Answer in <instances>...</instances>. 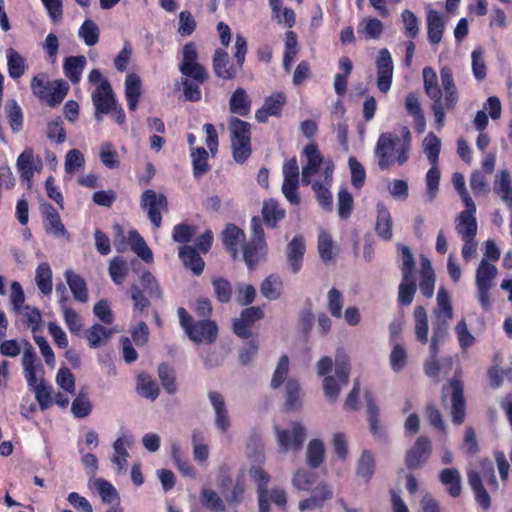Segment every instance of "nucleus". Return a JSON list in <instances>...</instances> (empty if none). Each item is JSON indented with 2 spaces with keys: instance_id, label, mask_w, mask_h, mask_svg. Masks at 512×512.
<instances>
[{
  "instance_id": "33",
  "label": "nucleus",
  "mask_w": 512,
  "mask_h": 512,
  "mask_svg": "<svg viewBox=\"0 0 512 512\" xmlns=\"http://www.w3.org/2000/svg\"><path fill=\"white\" fill-rule=\"evenodd\" d=\"M141 96V79L135 73H130L125 79V97L130 111H135Z\"/></svg>"
},
{
  "instance_id": "56",
  "label": "nucleus",
  "mask_w": 512,
  "mask_h": 512,
  "mask_svg": "<svg viewBox=\"0 0 512 512\" xmlns=\"http://www.w3.org/2000/svg\"><path fill=\"white\" fill-rule=\"evenodd\" d=\"M338 214L341 219H348L353 211L354 199L352 194L346 189L341 188L337 195Z\"/></svg>"
},
{
  "instance_id": "9",
  "label": "nucleus",
  "mask_w": 512,
  "mask_h": 512,
  "mask_svg": "<svg viewBox=\"0 0 512 512\" xmlns=\"http://www.w3.org/2000/svg\"><path fill=\"white\" fill-rule=\"evenodd\" d=\"M277 443L282 452L299 451L306 439V429L300 422H293L291 429L275 427Z\"/></svg>"
},
{
  "instance_id": "53",
  "label": "nucleus",
  "mask_w": 512,
  "mask_h": 512,
  "mask_svg": "<svg viewBox=\"0 0 512 512\" xmlns=\"http://www.w3.org/2000/svg\"><path fill=\"white\" fill-rule=\"evenodd\" d=\"M158 376L164 390L170 395L175 394L177 391L175 372L167 363H161L158 366Z\"/></svg>"
},
{
  "instance_id": "64",
  "label": "nucleus",
  "mask_w": 512,
  "mask_h": 512,
  "mask_svg": "<svg viewBox=\"0 0 512 512\" xmlns=\"http://www.w3.org/2000/svg\"><path fill=\"white\" fill-rule=\"evenodd\" d=\"M343 306L344 299L342 293L337 288H331L327 294V308L330 314L340 319L342 317Z\"/></svg>"
},
{
  "instance_id": "8",
  "label": "nucleus",
  "mask_w": 512,
  "mask_h": 512,
  "mask_svg": "<svg viewBox=\"0 0 512 512\" xmlns=\"http://www.w3.org/2000/svg\"><path fill=\"white\" fill-rule=\"evenodd\" d=\"M497 276L495 265L482 259L476 270V286L478 289V299L483 310L487 311L491 306L490 290L493 286V280Z\"/></svg>"
},
{
  "instance_id": "14",
  "label": "nucleus",
  "mask_w": 512,
  "mask_h": 512,
  "mask_svg": "<svg viewBox=\"0 0 512 512\" xmlns=\"http://www.w3.org/2000/svg\"><path fill=\"white\" fill-rule=\"evenodd\" d=\"M376 69L377 87L382 93L386 94L392 85L394 69L393 60L387 48H383L379 51L376 59Z\"/></svg>"
},
{
  "instance_id": "47",
  "label": "nucleus",
  "mask_w": 512,
  "mask_h": 512,
  "mask_svg": "<svg viewBox=\"0 0 512 512\" xmlns=\"http://www.w3.org/2000/svg\"><path fill=\"white\" fill-rule=\"evenodd\" d=\"M128 241L131 250L136 253L145 262H151L153 260V253L148 247L144 238L139 234L137 230H131L128 233Z\"/></svg>"
},
{
  "instance_id": "17",
  "label": "nucleus",
  "mask_w": 512,
  "mask_h": 512,
  "mask_svg": "<svg viewBox=\"0 0 512 512\" xmlns=\"http://www.w3.org/2000/svg\"><path fill=\"white\" fill-rule=\"evenodd\" d=\"M267 254V243L249 240L242 245V259L250 271H254L261 262H264Z\"/></svg>"
},
{
  "instance_id": "60",
  "label": "nucleus",
  "mask_w": 512,
  "mask_h": 512,
  "mask_svg": "<svg viewBox=\"0 0 512 512\" xmlns=\"http://www.w3.org/2000/svg\"><path fill=\"white\" fill-rule=\"evenodd\" d=\"M78 33L87 46H94L99 41V28L91 19L83 22Z\"/></svg>"
},
{
  "instance_id": "4",
  "label": "nucleus",
  "mask_w": 512,
  "mask_h": 512,
  "mask_svg": "<svg viewBox=\"0 0 512 512\" xmlns=\"http://www.w3.org/2000/svg\"><path fill=\"white\" fill-rule=\"evenodd\" d=\"M180 326L188 338L196 344H212L218 338V325L211 319H200L195 321L183 307L178 308Z\"/></svg>"
},
{
  "instance_id": "5",
  "label": "nucleus",
  "mask_w": 512,
  "mask_h": 512,
  "mask_svg": "<svg viewBox=\"0 0 512 512\" xmlns=\"http://www.w3.org/2000/svg\"><path fill=\"white\" fill-rule=\"evenodd\" d=\"M31 89L39 99L46 101L50 107H55L66 97L69 91V84L63 79L51 82L47 74L40 73L33 77Z\"/></svg>"
},
{
  "instance_id": "23",
  "label": "nucleus",
  "mask_w": 512,
  "mask_h": 512,
  "mask_svg": "<svg viewBox=\"0 0 512 512\" xmlns=\"http://www.w3.org/2000/svg\"><path fill=\"white\" fill-rule=\"evenodd\" d=\"M365 400L367 406V420L369 424V430L374 437L379 439L386 438V432L383 426L379 424L380 409L377 405L373 395L369 392L365 393Z\"/></svg>"
},
{
  "instance_id": "10",
  "label": "nucleus",
  "mask_w": 512,
  "mask_h": 512,
  "mask_svg": "<svg viewBox=\"0 0 512 512\" xmlns=\"http://www.w3.org/2000/svg\"><path fill=\"white\" fill-rule=\"evenodd\" d=\"M141 208L147 212V216L155 228L162 224V210H167L168 201L164 194L156 193L152 189L145 190L141 195Z\"/></svg>"
},
{
  "instance_id": "29",
  "label": "nucleus",
  "mask_w": 512,
  "mask_h": 512,
  "mask_svg": "<svg viewBox=\"0 0 512 512\" xmlns=\"http://www.w3.org/2000/svg\"><path fill=\"white\" fill-rule=\"evenodd\" d=\"M286 211L277 200H265L262 207L263 221L269 228H276L278 223L285 218Z\"/></svg>"
},
{
  "instance_id": "36",
  "label": "nucleus",
  "mask_w": 512,
  "mask_h": 512,
  "mask_svg": "<svg viewBox=\"0 0 512 512\" xmlns=\"http://www.w3.org/2000/svg\"><path fill=\"white\" fill-rule=\"evenodd\" d=\"M440 482L446 486L450 496L456 498L460 496L462 491L461 475L456 468H445L439 473Z\"/></svg>"
},
{
  "instance_id": "25",
  "label": "nucleus",
  "mask_w": 512,
  "mask_h": 512,
  "mask_svg": "<svg viewBox=\"0 0 512 512\" xmlns=\"http://www.w3.org/2000/svg\"><path fill=\"white\" fill-rule=\"evenodd\" d=\"M304 154L307 158V163L302 169V183L308 185L310 180L307 179V174H316L320 169L323 158L317 145L314 143L304 148Z\"/></svg>"
},
{
  "instance_id": "55",
  "label": "nucleus",
  "mask_w": 512,
  "mask_h": 512,
  "mask_svg": "<svg viewBox=\"0 0 512 512\" xmlns=\"http://www.w3.org/2000/svg\"><path fill=\"white\" fill-rule=\"evenodd\" d=\"M402 23H403V33L404 35L414 40L419 35V21L415 13L409 9H405L401 13Z\"/></svg>"
},
{
  "instance_id": "61",
  "label": "nucleus",
  "mask_w": 512,
  "mask_h": 512,
  "mask_svg": "<svg viewBox=\"0 0 512 512\" xmlns=\"http://www.w3.org/2000/svg\"><path fill=\"white\" fill-rule=\"evenodd\" d=\"M333 247L332 236L328 232L322 231L318 236V252L324 263L331 262L334 259Z\"/></svg>"
},
{
  "instance_id": "51",
  "label": "nucleus",
  "mask_w": 512,
  "mask_h": 512,
  "mask_svg": "<svg viewBox=\"0 0 512 512\" xmlns=\"http://www.w3.org/2000/svg\"><path fill=\"white\" fill-rule=\"evenodd\" d=\"M7 65L9 76L12 79H18L25 73V59L12 48L7 50Z\"/></svg>"
},
{
  "instance_id": "46",
  "label": "nucleus",
  "mask_w": 512,
  "mask_h": 512,
  "mask_svg": "<svg viewBox=\"0 0 512 512\" xmlns=\"http://www.w3.org/2000/svg\"><path fill=\"white\" fill-rule=\"evenodd\" d=\"M415 320V336L416 340L425 345L428 343V316L427 311L423 306H417L414 309Z\"/></svg>"
},
{
  "instance_id": "6",
  "label": "nucleus",
  "mask_w": 512,
  "mask_h": 512,
  "mask_svg": "<svg viewBox=\"0 0 512 512\" xmlns=\"http://www.w3.org/2000/svg\"><path fill=\"white\" fill-rule=\"evenodd\" d=\"M450 396L451 420L455 425H461L466 418V400L464 396V384L461 380V372L455 373L454 377L442 387V396Z\"/></svg>"
},
{
  "instance_id": "3",
  "label": "nucleus",
  "mask_w": 512,
  "mask_h": 512,
  "mask_svg": "<svg viewBox=\"0 0 512 512\" xmlns=\"http://www.w3.org/2000/svg\"><path fill=\"white\" fill-rule=\"evenodd\" d=\"M247 52V40L241 34H237L235 39L233 52L235 63L230 62L229 55L224 48H217L212 58V68L216 77L223 80L235 79L243 68Z\"/></svg>"
},
{
  "instance_id": "22",
  "label": "nucleus",
  "mask_w": 512,
  "mask_h": 512,
  "mask_svg": "<svg viewBox=\"0 0 512 512\" xmlns=\"http://www.w3.org/2000/svg\"><path fill=\"white\" fill-rule=\"evenodd\" d=\"M178 255L184 267L190 270L194 275L200 276L203 273L205 262L196 248L183 245L180 247Z\"/></svg>"
},
{
  "instance_id": "41",
  "label": "nucleus",
  "mask_w": 512,
  "mask_h": 512,
  "mask_svg": "<svg viewBox=\"0 0 512 512\" xmlns=\"http://www.w3.org/2000/svg\"><path fill=\"white\" fill-rule=\"evenodd\" d=\"M200 503L206 509L213 512H226L225 500L213 489L202 488L200 491Z\"/></svg>"
},
{
  "instance_id": "52",
  "label": "nucleus",
  "mask_w": 512,
  "mask_h": 512,
  "mask_svg": "<svg viewBox=\"0 0 512 512\" xmlns=\"http://www.w3.org/2000/svg\"><path fill=\"white\" fill-rule=\"evenodd\" d=\"M375 472L374 456L369 450H364L358 460L357 475L368 482Z\"/></svg>"
},
{
  "instance_id": "30",
  "label": "nucleus",
  "mask_w": 512,
  "mask_h": 512,
  "mask_svg": "<svg viewBox=\"0 0 512 512\" xmlns=\"http://www.w3.org/2000/svg\"><path fill=\"white\" fill-rule=\"evenodd\" d=\"M448 320L442 319L438 316L432 324V337L429 345V352L431 356L438 357L440 345L448 337Z\"/></svg>"
},
{
  "instance_id": "21",
  "label": "nucleus",
  "mask_w": 512,
  "mask_h": 512,
  "mask_svg": "<svg viewBox=\"0 0 512 512\" xmlns=\"http://www.w3.org/2000/svg\"><path fill=\"white\" fill-rule=\"evenodd\" d=\"M333 497V491L327 484L318 485L309 498L299 502L301 511L315 510L322 508L326 501Z\"/></svg>"
},
{
  "instance_id": "38",
  "label": "nucleus",
  "mask_w": 512,
  "mask_h": 512,
  "mask_svg": "<svg viewBox=\"0 0 512 512\" xmlns=\"http://www.w3.org/2000/svg\"><path fill=\"white\" fill-rule=\"evenodd\" d=\"M419 288L425 298H431L434 294L435 274L430 261L424 258L421 262Z\"/></svg>"
},
{
  "instance_id": "50",
  "label": "nucleus",
  "mask_w": 512,
  "mask_h": 512,
  "mask_svg": "<svg viewBox=\"0 0 512 512\" xmlns=\"http://www.w3.org/2000/svg\"><path fill=\"white\" fill-rule=\"evenodd\" d=\"M35 280L43 294L48 295L52 292V270L48 263L43 262L38 265Z\"/></svg>"
},
{
  "instance_id": "58",
  "label": "nucleus",
  "mask_w": 512,
  "mask_h": 512,
  "mask_svg": "<svg viewBox=\"0 0 512 512\" xmlns=\"http://www.w3.org/2000/svg\"><path fill=\"white\" fill-rule=\"evenodd\" d=\"M416 290L417 286L414 277H411L409 280H404L402 277L399 285L398 303L401 306H409L413 302Z\"/></svg>"
},
{
  "instance_id": "20",
  "label": "nucleus",
  "mask_w": 512,
  "mask_h": 512,
  "mask_svg": "<svg viewBox=\"0 0 512 512\" xmlns=\"http://www.w3.org/2000/svg\"><path fill=\"white\" fill-rule=\"evenodd\" d=\"M305 251V240L302 235L294 236L287 245V261L291 267L292 272L295 274L302 269Z\"/></svg>"
},
{
  "instance_id": "40",
  "label": "nucleus",
  "mask_w": 512,
  "mask_h": 512,
  "mask_svg": "<svg viewBox=\"0 0 512 512\" xmlns=\"http://www.w3.org/2000/svg\"><path fill=\"white\" fill-rule=\"evenodd\" d=\"M65 278L74 298L81 303L87 302L88 289L84 278L71 270L65 272Z\"/></svg>"
},
{
  "instance_id": "44",
  "label": "nucleus",
  "mask_w": 512,
  "mask_h": 512,
  "mask_svg": "<svg viewBox=\"0 0 512 512\" xmlns=\"http://www.w3.org/2000/svg\"><path fill=\"white\" fill-rule=\"evenodd\" d=\"M137 393L152 401L156 400L160 394V389L157 383L147 373H140L137 377L136 385Z\"/></svg>"
},
{
  "instance_id": "48",
  "label": "nucleus",
  "mask_w": 512,
  "mask_h": 512,
  "mask_svg": "<svg viewBox=\"0 0 512 512\" xmlns=\"http://www.w3.org/2000/svg\"><path fill=\"white\" fill-rule=\"evenodd\" d=\"M325 457L324 444L320 439L309 442L306 451V461L309 467L316 469L321 466Z\"/></svg>"
},
{
  "instance_id": "28",
  "label": "nucleus",
  "mask_w": 512,
  "mask_h": 512,
  "mask_svg": "<svg viewBox=\"0 0 512 512\" xmlns=\"http://www.w3.org/2000/svg\"><path fill=\"white\" fill-rule=\"evenodd\" d=\"M405 107L414 120V128L417 133H423L426 128V119L417 94L409 93L406 96Z\"/></svg>"
},
{
  "instance_id": "37",
  "label": "nucleus",
  "mask_w": 512,
  "mask_h": 512,
  "mask_svg": "<svg viewBox=\"0 0 512 512\" xmlns=\"http://www.w3.org/2000/svg\"><path fill=\"white\" fill-rule=\"evenodd\" d=\"M113 331L101 324H94L85 331V338L90 348H99L107 344Z\"/></svg>"
},
{
  "instance_id": "32",
  "label": "nucleus",
  "mask_w": 512,
  "mask_h": 512,
  "mask_svg": "<svg viewBox=\"0 0 512 512\" xmlns=\"http://www.w3.org/2000/svg\"><path fill=\"white\" fill-rule=\"evenodd\" d=\"M375 232L383 240L388 241L392 238V218L389 210L383 203L377 204Z\"/></svg>"
},
{
  "instance_id": "34",
  "label": "nucleus",
  "mask_w": 512,
  "mask_h": 512,
  "mask_svg": "<svg viewBox=\"0 0 512 512\" xmlns=\"http://www.w3.org/2000/svg\"><path fill=\"white\" fill-rule=\"evenodd\" d=\"M302 390L300 383L296 379H288L285 384V403L286 411H296L302 407Z\"/></svg>"
},
{
  "instance_id": "19",
  "label": "nucleus",
  "mask_w": 512,
  "mask_h": 512,
  "mask_svg": "<svg viewBox=\"0 0 512 512\" xmlns=\"http://www.w3.org/2000/svg\"><path fill=\"white\" fill-rule=\"evenodd\" d=\"M41 213L44 222V229L47 234H52L56 237L68 235V232L61 221L58 210L50 203H43L41 205Z\"/></svg>"
},
{
  "instance_id": "57",
  "label": "nucleus",
  "mask_w": 512,
  "mask_h": 512,
  "mask_svg": "<svg viewBox=\"0 0 512 512\" xmlns=\"http://www.w3.org/2000/svg\"><path fill=\"white\" fill-rule=\"evenodd\" d=\"M312 190L315 193L316 200L318 201L319 205L325 210V211H332L333 209V196L331 191L329 190L328 186H325L320 181H315L312 184Z\"/></svg>"
},
{
  "instance_id": "2",
  "label": "nucleus",
  "mask_w": 512,
  "mask_h": 512,
  "mask_svg": "<svg viewBox=\"0 0 512 512\" xmlns=\"http://www.w3.org/2000/svg\"><path fill=\"white\" fill-rule=\"evenodd\" d=\"M398 135L392 132H383L380 134L375 145V156L378 158V166L381 170L389 169L395 162L403 165L408 161L411 145V133L404 126L402 128V143L398 149L396 146L400 143Z\"/></svg>"
},
{
  "instance_id": "27",
  "label": "nucleus",
  "mask_w": 512,
  "mask_h": 512,
  "mask_svg": "<svg viewBox=\"0 0 512 512\" xmlns=\"http://www.w3.org/2000/svg\"><path fill=\"white\" fill-rule=\"evenodd\" d=\"M86 65L87 60L83 55L65 57L63 60L64 75L73 84H78L82 78V73Z\"/></svg>"
},
{
  "instance_id": "35",
  "label": "nucleus",
  "mask_w": 512,
  "mask_h": 512,
  "mask_svg": "<svg viewBox=\"0 0 512 512\" xmlns=\"http://www.w3.org/2000/svg\"><path fill=\"white\" fill-rule=\"evenodd\" d=\"M230 112L242 117L248 116L251 111V100L245 89L238 87L229 100Z\"/></svg>"
},
{
  "instance_id": "63",
  "label": "nucleus",
  "mask_w": 512,
  "mask_h": 512,
  "mask_svg": "<svg viewBox=\"0 0 512 512\" xmlns=\"http://www.w3.org/2000/svg\"><path fill=\"white\" fill-rule=\"evenodd\" d=\"M109 274L115 284L121 285L128 274L126 261L121 257L112 259L109 264Z\"/></svg>"
},
{
  "instance_id": "62",
  "label": "nucleus",
  "mask_w": 512,
  "mask_h": 512,
  "mask_svg": "<svg viewBox=\"0 0 512 512\" xmlns=\"http://www.w3.org/2000/svg\"><path fill=\"white\" fill-rule=\"evenodd\" d=\"M289 372V358L286 354L282 355L273 372L270 386L272 389H278L286 380Z\"/></svg>"
},
{
  "instance_id": "16",
  "label": "nucleus",
  "mask_w": 512,
  "mask_h": 512,
  "mask_svg": "<svg viewBox=\"0 0 512 512\" xmlns=\"http://www.w3.org/2000/svg\"><path fill=\"white\" fill-rule=\"evenodd\" d=\"M221 240L225 250L233 261L240 257L239 246L246 241L245 232L233 223H228L221 233Z\"/></svg>"
},
{
  "instance_id": "12",
  "label": "nucleus",
  "mask_w": 512,
  "mask_h": 512,
  "mask_svg": "<svg viewBox=\"0 0 512 512\" xmlns=\"http://www.w3.org/2000/svg\"><path fill=\"white\" fill-rule=\"evenodd\" d=\"M264 311L259 306L244 308L239 318L233 319L232 328L235 335L241 339L252 337V327L255 322L263 319Z\"/></svg>"
},
{
  "instance_id": "1",
  "label": "nucleus",
  "mask_w": 512,
  "mask_h": 512,
  "mask_svg": "<svg viewBox=\"0 0 512 512\" xmlns=\"http://www.w3.org/2000/svg\"><path fill=\"white\" fill-rule=\"evenodd\" d=\"M424 91L433 101L431 109L435 118L436 128L441 129L445 124V110H453L458 101V90L454 82L453 72L449 67H442L440 70L443 93L438 83L435 70L425 67L422 71Z\"/></svg>"
},
{
  "instance_id": "7",
  "label": "nucleus",
  "mask_w": 512,
  "mask_h": 512,
  "mask_svg": "<svg viewBox=\"0 0 512 512\" xmlns=\"http://www.w3.org/2000/svg\"><path fill=\"white\" fill-rule=\"evenodd\" d=\"M179 71L184 78L204 84L208 78L206 68L198 62V51L194 42H188L183 47V59L179 65Z\"/></svg>"
},
{
  "instance_id": "18",
  "label": "nucleus",
  "mask_w": 512,
  "mask_h": 512,
  "mask_svg": "<svg viewBox=\"0 0 512 512\" xmlns=\"http://www.w3.org/2000/svg\"><path fill=\"white\" fill-rule=\"evenodd\" d=\"M16 167L23 181L31 182L36 171L42 168V161L39 157L35 159V154L32 148L27 147L18 156Z\"/></svg>"
},
{
  "instance_id": "42",
  "label": "nucleus",
  "mask_w": 512,
  "mask_h": 512,
  "mask_svg": "<svg viewBox=\"0 0 512 512\" xmlns=\"http://www.w3.org/2000/svg\"><path fill=\"white\" fill-rule=\"evenodd\" d=\"M229 130L231 134V144L238 142L251 141V125L237 117L229 119Z\"/></svg>"
},
{
  "instance_id": "43",
  "label": "nucleus",
  "mask_w": 512,
  "mask_h": 512,
  "mask_svg": "<svg viewBox=\"0 0 512 512\" xmlns=\"http://www.w3.org/2000/svg\"><path fill=\"white\" fill-rule=\"evenodd\" d=\"M456 232L462 239H474L477 234V221L470 212H460Z\"/></svg>"
},
{
  "instance_id": "59",
  "label": "nucleus",
  "mask_w": 512,
  "mask_h": 512,
  "mask_svg": "<svg viewBox=\"0 0 512 512\" xmlns=\"http://www.w3.org/2000/svg\"><path fill=\"white\" fill-rule=\"evenodd\" d=\"M317 474L305 469H298L292 479V484L297 490L308 491L316 483Z\"/></svg>"
},
{
  "instance_id": "45",
  "label": "nucleus",
  "mask_w": 512,
  "mask_h": 512,
  "mask_svg": "<svg viewBox=\"0 0 512 512\" xmlns=\"http://www.w3.org/2000/svg\"><path fill=\"white\" fill-rule=\"evenodd\" d=\"M261 294L268 300H277L283 292V282L280 276L271 274L260 285Z\"/></svg>"
},
{
  "instance_id": "11",
  "label": "nucleus",
  "mask_w": 512,
  "mask_h": 512,
  "mask_svg": "<svg viewBox=\"0 0 512 512\" xmlns=\"http://www.w3.org/2000/svg\"><path fill=\"white\" fill-rule=\"evenodd\" d=\"M91 97L95 107V118L98 121L102 119L103 114H109L115 109L117 100L108 80L102 81L93 91Z\"/></svg>"
},
{
  "instance_id": "15",
  "label": "nucleus",
  "mask_w": 512,
  "mask_h": 512,
  "mask_svg": "<svg viewBox=\"0 0 512 512\" xmlns=\"http://www.w3.org/2000/svg\"><path fill=\"white\" fill-rule=\"evenodd\" d=\"M287 99L283 92H274L265 98L262 107L256 110L255 119L259 123H266L269 117H281Z\"/></svg>"
},
{
  "instance_id": "31",
  "label": "nucleus",
  "mask_w": 512,
  "mask_h": 512,
  "mask_svg": "<svg viewBox=\"0 0 512 512\" xmlns=\"http://www.w3.org/2000/svg\"><path fill=\"white\" fill-rule=\"evenodd\" d=\"M444 21L439 12L430 10L427 14V37L432 45H438L444 33Z\"/></svg>"
},
{
  "instance_id": "39",
  "label": "nucleus",
  "mask_w": 512,
  "mask_h": 512,
  "mask_svg": "<svg viewBox=\"0 0 512 512\" xmlns=\"http://www.w3.org/2000/svg\"><path fill=\"white\" fill-rule=\"evenodd\" d=\"M192 159L193 176L200 179L204 174L210 171L211 166L208 162L209 154L204 147L192 148L190 153Z\"/></svg>"
},
{
  "instance_id": "26",
  "label": "nucleus",
  "mask_w": 512,
  "mask_h": 512,
  "mask_svg": "<svg viewBox=\"0 0 512 512\" xmlns=\"http://www.w3.org/2000/svg\"><path fill=\"white\" fill-rule=\"evenodd\" d=\"M468 483L474 492L475 500L483 510H488L491 506L490 496L485 489L479 472L469 470L467 472Z\"/></svg>"
},
{
  "instance_id": "24",
  "label": "nucleus",
  "mask_w": 512,
  "mask_h": 512,
  "mask_svg": "<svg viewBox=\"0 0 512 512\" xmlns=\"http://www.w3.org/2000/svg\"><path fill=\"white\" fill-rule=\"evenodd\" d=\"M25 348L22 358V364L24 367V376L30 386H34L37 383L36 369L40 365V361L37 354L30 342H24Z\"/></svg>"
},
{
  "instance_id": "54",
  "label": "nucleus",
  "mask_w": 512,
  "mask_h": 512,
  "mask_svg": "<svg viewBox=\"0 0 512 512\" xmlns=\"http://www.w3.org/2000/svg\"><path fill=\"white\" fill-rule=\"evenodd\" d=\"M435 316L438 315L442 319L450 320L453 317V308L451 305L450 295L444 289L440 288L437 293V308L435 309Z\"/></svg>"
},
{
  "instance_id": "49",
  "label": "nucleus",
  "mask_w": 512,
  "mask_h": 512,
  "mask_svg": "<svg viewBox=\"0 0 512 512\" xmlns=\"http://www.w3.org/2000/svg\"><path fill=\"white\" fill-rule=\"evenodd\" d=\"M494 192L506 203H512L511 177L508 170H502L494 182Z\"/></svg>"
},
{
  "instance_id": "13",
  "label": "nucleus",
  "mask_w": 512,
  "mask_h": 512,
  "mask_svg": "<svg viewBox=\"0 0 512 512\" xmlns=\"http://www.w3.org/2000/svg\"><path fill=\"white\" fill-rule=\"evenodd\" d=\"M432 443L427 436H420L416 439L405 456V464L409 470H416L422 467L430 458Z\"/></svg>"
}]
</instances>
